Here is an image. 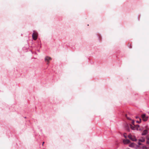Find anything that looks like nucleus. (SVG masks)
<instances>
[{
	"label": "nucleus",
	"mask_w": 149,
	"mask_h": 149,
	"mask_svg": "<svg viewBox=\"0 0 149 149\" xmlns=\"http://www.w3.org/2000/svg\"><path fill=\"white\" fill-rule=\"evenodd\" d=\"M138 143L139 145H140V139H138Z\"/></svg>",
	"instance_id": "4468645a"
},
{
	"label": "nucleus",
	"mask_w": 149,
	"mask_h": 149,
	"mask_svg": "<svg viewBox=\"0 0 149 149\" xmlns=\"http://www.w3.org/2000/svg\"><path fill=\"white\" fill-rule=\"evenodd\" d=\"M141 117L143 120L144 122L147 121L148 118V116H147L145 114H142Z\"/></svg>",
	"instance_id": "f03ea898"
},
{
	"label": "nucleus",
	"mask_w": 149,
	"mask_h": 149,
	"mask_svg": "<svg viewBox=\"0 0 149 149\" xmlns=\"http://www.w3.org/2000/svg\"><path fill=\"white\" fill-rule=\"evenodd\" d=\"M52 59L51 57L48 56H46L45 58V60L46 62H47V64L48 65L49 63V61L51 60Z\"/></svg>",
	"instance_id": "20e7f679"
},
{
	"label": "nucleus",
	"mask_w": 149,
	"mask_h": 149,
	"mask_svg": "<svg viewBox=\"0 0 149 149\" xmlns=\"http://www.w3.org/2000/svg\"><path fill=\"white\" fill-rule=\"evenodd\" d=\"M136 123H140V122H139V121H136Z\"/></svg>",
	"instance_id": "f3484780"
},
{
	"label": "nucleus",
	"mask_w": 149,
	"mask_h": 149,
	"mask_svg": "<svg viewBox=\"0 0 149 149\" xmlns=\"http://www.w3.org/2000/svg\"><path fill=\"white\" fill-rule=\"evenodd\" d=\"M130 141L127 139H124L123 140V142L125 144H128L130 143Z\"/></svg>",
	"instance_id": "423d86ee"
},
{
	"label": "nucleus",
	"mask_w": 149,
	"mask_h": 149,
	"mask_svg": "<svg viewBox=\"0 0 149 149\" xmlns=\"http://www.w3.org/2000/svg\"><path fill=\"white\" fill-rule=\"evenodd\" d=\"M142 149H149V147H147L146 146L143 145L142 146Z\"/></svg>",
	"instance_id": "1a4fd4ad"
},
{
	"label": "nucleus",
	"mask_w": 149,
	"mask_h": 149,
	"mask_svg": "<svg viewBox=\"0 0 149 149\" xmlns=\"http://www.w3.org/2000/svg\"><path fill=\"white\" fill-rule=\"evenodd\" d=\"M145 141V138L144 137H142L141 138V139H140V142H143Z\"/></svg>",
	"instance_id": "6e6552de"
},
{
	"label": "nucleus",
	"mask_w": 149,
	"mask_h": 149,
	"mask_svg": "<svg viewBox=\"0 0 149 149\" xmlns=\"http://www.w3.org/2000/svg\"><path fill=\"white\" fill-rule=\"evenodd\" d=\"M44 142H43V143H42V145H43V144H44Z\"/></svg>",
	"instance_id": "aec40b11"
},
{
	"label": "nucleus",
	"mask_w": 149,
	"mask_h": 149,
	"mask_svg": "<svg viewBox=\"0 0 149 149\" xmlns=\"http://www.w3.org/2000/svg\"><path fill=\"white\" fill-rule=\"evenodd\" d=\"M129 146L130 147H133L134 146V144L133 143H132L129 145Z\"/></svg>",
	"instance_id": "9d476101"
},
{
	"label": "nucleus",
	"mask_w": 149,
	"mask_h": 149,
	"mask_svg": "<svg viewBox=\"0 0 149 149\" xmlns=\"http://www.w3.org/2000/svg\"><path fill=\"white\" fill-rule=\"evenodd\" d=\"M147 140L146 141V143L149 145V140L147 139Z\"/></svg>",
	"instance_id": "f8f14e48"
},
{
	"label": "nucleus",
	"mask_w": 149,
	"mask_h": 149,
	"mask_svg": "<svg viewBox=\"0 0 149 149\" xmlns=\"http://www.w3.org/2000/svg\"><path fill=\"white\" fill-rule=\"evenodd\" d=\"M128 137L129 139L133 141H136V137L133 135H132L131 134H129Z\"/></svg>",
	"instance_id": "7ed1b4c3"
},
{
	"label": "nucleus",
	"mask_w": 149,
	"mask_h": 149,
	"mask_svg": "<svg viewBox=\"0 0 149 149\" xmlns=\"http://www.w3.org/2000/svg\"><path fill=\"white\" fill-rule=\"evenodd\" d=\"M125 134H124L123 136H124V137L125 138H127V136L126 135H125Z\"/></svg>",
	"instance_id": "ddd939ff"
},
{
	"label": "nucleus",
	"mask_w": 149,
	"mask_h": 149,
	"mask_svg": "<svg viewBox=\"0 0 149 149\" xmlns=\"http://www.w3.org/2000/svg\"><path fill=\"white\" fill-rule=\"evenodd\" d=\"M147 139H149V135L147 137Z\"/></svg>",
	"instance_id": "dca6fc26"
},
{
	"label": "nucleus",
	"mask_w": 149,
	"mask_h": 149,
	"mask_svg": "<svg viewBox=\"0 0 149 149\" xmlns=\"http://www.w3.org/2000/svg\"><path fill=\"white\" fill-rule=\"evenodd\" d=\"M140 146H142L143 145L142 144H141V143L140 144Z\"/></svg>",
	"instance_id": "6ab92c4d"
},
{
	"label": "nucleus",
	"mask_w": 149,
	"mask_h": 149,
	"mask_svg": "<svg viewBox=\"0 0 149 149\" xmlns=\"http://www.w3.org/2000/svg\"><path fill=\"white\" fill-rule=\"evenodd\" d=\"M148 130H145L143 131L141 134L142 135H145L146 134L148 133Z\"/></svg>",
	"instance_id": "0eeeda50"
},
{
	"label": "nucleus",
	"mask_w": 149,
	"mask_h": 149,
	"mask_svg": "<svg viewBox=\"0 0 149 149\" xmlns=\"http://www.w3.org/2000/svg\"><path fill=\"white\" fill-rule=\"evenodd\" d=\"M37 38H32V39L34 40H37Z\"/></svg>",
	"instance_id": "2eb2a0df"
},
{
	"label": "nucleus",
	"mask_w": 149,
	"mask_h": 149,
	"mask_svg": "<svg viewBox=\"0 0 149 149\" xmlns=\"http://www.w3.org/2000/svg\"><path fill=\"white\" fill-rule=\"evenodd\" d=\"M139 118V116H136V118Z\"/></svg>",
	"instance_id": "a211bd4d"
},
{
	"label": "nucleus",
	"mask_w": 149,
	"mask_h": 149,
	"mask_svg": "<svg viewBox=\"0 0 149 149\" xmlns=\"http://www.w3.org/2000/svg\"><path fill=\"white\" fill-rule=\"evenodd\" d=\"M125 116L127 119L132 120V125H130V127L131 129L133 130H139V125H135L134 121V120H132L130 118L128 117L127 114H125Z\"/></svg>",
	"instance_id": "f257e3e1"
},
{
	"label": "nucleus",
	"mask_w": 149,
	"mask_h": 149,
	"mask_svg": "<svg viewBox=\"0 0 149 149\" xmlns=\"http://www.w3.org/2000/svg\"><path fill=\"white\" fill-rule=\"evenodd\" d=\"M140 123H141V119H140Z\"/></svg>",
	"instance_id": "412c9836"
},
{
	"label": "nucleus",
	"mask_w": 149,
	"mask_h": 149,
	"mask_svg": "<svg viewBox=\"0 0 149 149\" xmlns=\"http://www.w3.org/2000/svg\"><path fill=\"white\" fill-rule=\"evenodd\" d=\"M128 46L129 48H132L131 44L129 43L128 44Z\"/></svg>",
	"instance_id": "9b49d317"
},
{
	"label": "nucleus",
	"mask_w": 149,
	"mask_h": 149,
	"mask_svg": "<svg viewBox=\"0 0 149 149\" xmlns=\"http://www.w3.org/2000/svg\"><path fill=\"white\" fill-rule=\"evenodd\" d=\"M38 36V33L35 31H34L32 34V37H37Z\"/></svg>",
	"instance_id": "39448f33"
}]
</instances>
